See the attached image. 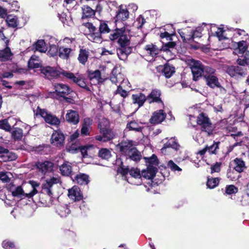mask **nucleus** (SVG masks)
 <instances>
[{
	"label": "nucleus",
	"mask_w": 249,
	"mask_h": 249,
	"mask_svg": "<svg viewBox=\"0 0 249 249\" xmlns=\"http://www.w3.org/2000/svg\"><path fill=\"white\" fill-rule=\"evenodd\" d=\"M28 67L30 69L41 68V63L39 57L35 54L33 55L28 61Z\"/></svg>",
	"instance_id": "24"
},
{
	"label": "nucleus",
	"mask_w": 249,
	"mask_h": 249,
	"mask_svg": "<svg viewBox=\"0 0 249 249\" xmlns=\"http://www.w3.org/2000/svg\"><path fill=\"white\" fill-rule=\"evenodd\" d=\"M54 89L55 91L53 92V94L62 97H65L72 91L68 85L62 83L55 84Z\"/></svg>",
	"instance_id": "9"
},
{
	"label": "nucleus",
	"mask_w": 249,
	"mask_h": 249,
	"mask_svg": "<svg viewBox=\"0 0 249 249\" xmlns=\"http://www.w3.org/2000/svg\"><path fill=\"white\" fill-rule=\"evenodd\" d=\"M129 84L128 81L127 80L123 79L121 82V84H120L118 86L117 90L115 92V94H120L123 98H125L128 95L127 92L123 89L122 87L124 86V84Z\"/></svg>",
	"instance_id": "35"
},
{
	"label": "nucleus",
	"mask_w": 249,
	"mask_h": 249,
	"mask_svg": "<svg viewBox=\"0 0 249 249\" xmlns=\"http://www.w3.org/2000/svg\"><path fill=\"white\" fill-rule=\"evenodd\" d=\"M188 64L190 66L193 75V80L197 81L203 72V66L200 61L194 59H188Z\"/></svg>",
	"instance_id": "5"
},
{
	"label": "nucleus",
	"mask_w": 249,
	"mask_h": 249,
	"mask_svg": "<svg viewBox=\"0 0 249 249\" xmlns=\"http://www.w3.org/2000/svg\"><path fill=\"white\" fill-rule=\"evenodd\" d=\"M6 22L10 27L15 28L18 25V18L13 15H9L7 17Z\"/></svg>",
	"instance_id": "38"
},
{
	"label": "nucleus",
	"mask_w": 249,
	"mask_h": 249,
	"mask_svg": "<svg viewBox=\"0 0 249 249\" xmlns=\"http://www.w3.org/2000/svg\"><path fill=\"white\" fill-rule=\"evenodd\" d=\"M219 142L214 143L210 146H208V152L210 154H215L216 150L218 148Z\"/></svg>",
	"instance_id": "62"
},
{
	"label": "nucleus",
	"mask_w": 249,
	"mask_h": 249,
	"mask_svg": "<svg viewBox=\"0 0 249 249\" xmlns=\"http://www.w3.org/2000/svg\"><path fill=\"white\" fill-rule=\"evenodd\" d=\"M129 17V12L127 10L121 6L116 15V23L119 21H124L126 20Z\"/></svg>",
	"instance_id": "23"
},
{
	"label": "nucleus",
	"mask_w": 249,
	"mask_h": 249,
	"mask_svg": "<svg viewBox=\"0 0 249 249\" xmlns=\"http://www.w3.org/2000/svg\"><path fill=\"white\" fill-rule=\"evenodd\" d=\"M92 148V146L91 145L84 147L80 146L79 151L81 152L83 157H85L88 155V151L89 150L90 148Z\"/></svg>",
	"instance_id": "64"
},
{
	"label": "nucleus",
	"mask_w": 249,
	"mask_h": 249,
	"mask_svg": "<svg viewBox=\"0 0 249 249\" xmlns=\"http://www.w3.org/2000/svg\"><path fill=\"white\" fill-rule=\"evenodd\" d=\"M88 38L89 40L92 42L96 43H100L102 42L101 34L98 32H91L88 35Z\"/></svg>",
	"instance_id": "42"
},
{
	"label": "nucleus",
	"mask_w": 249,
	"mask_h": 249,
	"mask_svg": "<svg viewBox=\"0 0 249 249\" xmlns=\"http://www.w3.org/2000/svg\"><path fill=\"white\" fill-rule=\"evenodd\" d=\"M37 168L43 174L51 172L53 170V163L50 161H38L36 163Z\"/></svg>",
	"instance_id": "12"
},
{
	"label": "nucleus",
	"mask_w": 249,
	"mask_h": 249,
	"mask_svg": "<svg viewBox=\"0 0 249 249\" xmlns=\"http://www.w3.org/2000/svg\"><path fill=\"white\" fill-rule=\"evenodd\" d=\"M129 158L131 160L135 161L140 160L142 158V155L136 148H131L127 154Z\"/></svg>",
	"instance_id": "28"
},
{
	"label": "nucleus",
	"mask_w": 249,
	"mask_h": 249,
	"mask_svg": "<svg viewBox=\"0 0 249 249\" xmlns=\"http://www.w3.org/2000/svg\"><path fill=\"white\" fill-rule=\"evenodd\" d=\"M100 33H108L110 31L107 24L105 22L100 23L99 27Z\"/></svg>",
	"instance_id": "61"
},
{
	"label": "nucleus",
	"mask_w": 249,
	"mask_h": 249,
	"mask_svg": "<svg viewBox=\"0 0 249 249\" xmlns=\"http://www.w3.org/2000/svg\"><path fill=\"white\" fill-rule=\"evenodd\" d=\"M157 169L155 167L150 166L146 170H143L142 172V176L147 179L153 178L156 175Z\"/></svg>",
	"instance_id": "31"
},
{
	"label": "nucleus",
	"mask_w": 249,
	"mask_h": 249,
	"mask_svg": "<svg viewBox=\"0 0 249 249\" xmlns=\"http://www.w3.org/2000/svg\"><path fill=\"white\" fill-rule=\"evenodd\" d=\"M88 58V52L86 50H81L78 56V60L79 62L85 64L87 62Z\"/></svg>",
	"instance_id": "50"
},
{
	"label": "nucleus",
	"mask_w": 249,
	"mask_h": 249,
	"mask_svg": "<svg viewBox=\"0 0 249 249\" xmlns=\"http://www.w3.org/2000/svg\"><path fill=\"white\" fill-rule=\"evenodd\" d=\"M8 188L13 196L20 198V199H23L24 191L23 183L21 185L18 186L10 184L9 185Z\"/></svg>",
	"instance_id": "10"
},
{
	"label": "nucleus",
	"mask_w": 249,
	"mask_h": 249,
	"mask_svg": "<svg viewBox=\"0 0 249 249\" xmlns=\"http://www.w3.org/2000/svg\"><path fill=\"white\" fill-rule=\"evenodd\" d=\"M202 30V28L200 27L196 28L195 31L191 32V35H189V37H187V39L190 41L195 38L201 37Z\"/></svg>",
	"instance_id": "46"
},
{
	"label": "nucleus",
	"mask_w": 249,
	"mask_h": 249,
	"mask_svg": "<svg viewBox=\"0 0 249 249\" xmlns=\"http://www.w3.org/2000/svg\"><path fill=\"white\" fill-rule=\"evenodd\" d=\"M82 18L91 17L95 14V11L88 6H84L82 7Z\"/></svg>",
	"instance_id": "44"
},
{
	"label": "nucleus",
	"mask_w": 249,
	"mask_h": 249,
	"mask_svg": "<svg viewBox=\"0 0 249 249\" xmlns=\"http://www.w3.org/2000/svg\"><path fill=\"white\" fill-rule=\"evenodd\" d=\"M144 50L147 54L152 56H156L160 51L158 47L153 44L146 45L144 47Z\"/></svg>",
	"instance_id": "30"
},
{
	"label": "nucleus",
	"mask_w": 249,
	"mask_h": 249,
	"mask_svg": "<svg viewBox=\"0 0 249 249\" xmlns=\"http://www.w3.org/2000/svg\"><path fill=\"white\" fill-rule=\"evenodd\" d=\"M100 133L102 134L104 136V142H107L112 139L115 136V133L110 128L104 130L103 131H100Z\"/></svg>",
	"instance_id": "40"
},
{
	"label": "nucleus",
	"mask_w": 249,
	"mask_h": 249,
	"mask_svg": "<svg viewBox=\"0 0 249 249\" xmlns=\"http://www.w3.org/2000/svg\"><path fill=\"white\" fill-rule=\"evenodd\" d=\"M36 116L40 115L45 121L51 125L58 126L60 124L59 119L55 115L48 113L45 109H42L38 107L36 110Z\"/></svg>",
	"instance_id": "6"
},
{
	"label": "nucleus",
	"mask_w": 249,
	"mask_h": 249,
	"mask_svg": "<svg viewBox=\"0 0 249 249\" xmlns=\"http://www.w3.org/2000/svg\"><path fill=\"white\" fill-rule=\"evenodd\" d=\"M132 98L133 103L138 104L139 107L142 106L147 99V97L143 93L133 94Z\"/></svg>",
	"instance_id": "26"
},
{
	"label": "nucleus",
	"mask_w": 249,
	"mask_h": 249,
	"mask_svg": "<svg viewBox=\"0 0 249 249\" xmlns=\"http://www.w3.org/2000/svg\"><path fill=\"white\" fill-rule=\"evenodd\" d=\"M59 19L64 25L71 26L72 24V21L69 14L61 13L59 15Z\"/></svg>",
	"instance_id": "36"
},
{
	"label": "nucleus",
	"mask_w": 249,
	"mask_h": 249,
	"mask_svg": "<svg viewBox=\"0 0 249 249\" xmlns=\"http://www.w3.org/2000/svg\"><path fill=\"white\" fill-rule=\"evenodd\" d=\"M75 181L77 183L81 185H86L89 183V177L84 174H79L75 178Z\"/></svg>",
	"instance_id": "37"
},
{
	"label": "nucleus",
	"mask_w": 249,
	"mask_h": 249,
	"mask_svg": "<svg viewBox=\"0 0 249 249\" xmlns=\"http://www.w3.org/2000/svg\"><path fill=\"white\" fill-rule=\"evenodd\" d=\"M11 135L15 140H19L23 136V131L21 128L16 127L12 131Z\"/></svg>",
	"instance_id": "45"
},
{
	"label": "nucleus",
	"mask_w": 249,
	"mask_h": 249,
	"mask_svg": "<svg viewBox=\"0 0 249 249\" xmlns=\"http://www.w3.org/2000/svg\"><path fill=\"white\" fill-rule=\"evenodd\" d=\"M59 52L57 47L55 45H52L50 46L49 50L48 52V54L53 56L56 55Z\"/></svg>",
	"instance_id": "60"
},
{
	"label": "nucleus",
	"mask_w": 249,
	"mask_h": 249,
	"mask_svg": "<svg viewBox=\"0 0 249 249\" xmlns=\"http://www.w3.org/2000/svg\"><path fill=\"white\" fill-rule=\"evenodd\" d=\"M207 85L212 88L220 87L218 79L214 75H204Z\"/></svg>",
	"instance_id": "20"
},
{
	"label": "nucleus",
	"mask_w": 249,
	"mask_h": 249,
	"mask_svg": "<svg viewBox=\"0 0 249 249\" xmlns=\"http://www.w3.org/2000/svg\"><path fill=\"white\" fill-rule=\"evenodd\" d=\"M179 147V145L177 140L175 138H171L164 144V146L161 149V151L162 153L166 154L170 148L177 150L178 149Z\"/></svg>",
	"instance_id": "14"
},
{
	"label": "nucleus",
	"mask_w": 249,
	"mask_h": 249,
	"mask_svg": "<svg viewBox=\"0 0 249 249\" xmlns=\"http://www.w3.org/2000/svg\"><path fill=\"white\" fill-rule=\"evenodd\" d=\"M62 74L67 78L68 79L71 80L72 82H75L76 80H77V78L78 77V74L75 75L73 73L71 72H69L67 71H64L62 72Z\"/></svg>",
	"instance_id": "59"
},
{
	"label": "nucleus",
	"mask_w": 249,
	"mask_h": 249,
	"mask_svg": "<svg viewBox=\"0 0 249 249\" xmlns=\"http://www.w3.org/2000/svg\"><path fill=\"white\" fill-rule=\"evenodd\" d=\"M56 212L62 217H66L70 213L67 205H58L56 208Z\"/></svg>",
	"instance_id": "34"
},
{
	"label": "nucleus",
	"mask_w": 249,
	"mask_h": 249,
	"mask_svg": "<svg viewBox=\"0 0 249 249\" xmlns=\"http://www.w3.org/2000/svg\"><path fill=\"white\" fill-rule=\"evenodd\" d=\"M59 170L62 175L69 176L72 172L71 163L67 161L64 162L60 166Z\"/></svg>",
	"instance_id": "29"
},
{
	"label": "nucleus",
	"mask_w": 249,
	"mask_h": 249,
	"mask_svg": "<svg viewBox=\"0 0 249 249\" xmlns=\"http://www.w3.org/2000/svg\"><path fill=\"white\" fill-rule=\"evenodd\" d=\"M99 156L102 159L107 160L111 157V152L107 148H102L99 152Z\"/></svg>",
	"instance_id": "52"
},
{
	"label": "nucleus",
	"mask_w": 249,
	"mask_h": 249,
	"mask_svg": "<svg viewBox=\"0 0 249 249\" xmlns=\"http://www.w3.org/2000/svg\"><path fill=\"white\" fill-rule=\"evenodd\" d=\"M133 145V141L127 140L123 141L118 144L117 147L120 149V151L127 154L128 153V151L131 148H134Z\"/></svg>",
	"instance_id": "19"
},
{
	"label": "nucleus",
	"mask_w": 249,
	"mask_h": 249,
	"mask_svg": "<svg viewBox=\"0 0 249 249\" xmlns=\"http://www.w3.org/2000/svg\"><path fill=\"white\" fill-rule=\"evenodd\" d=\"M41 71L48 79H52L53 78L57 77L59 74L58 71L49 66L42 67Z\"/></svg>",
	"instance_id": "13"
},
{
	"label": "nucleus",
	"mask_w": 249,
	"mask_h": 249,
	"mask_svg": "<svg viewBox=\"0 0 249 249\" xmlns=\"http://www.w3.org/2000/svg\"><path fill=\"white\" fill-rule=\"evenodd\" d=\"M219 182L218 178H208L207 185L208 188L213 189L218 185Z\"/></svg>",
	"instance_id": "54"
},
{
	"label": "nucleus",
	"mask_w": 249,
	"mask_h": 249,
	"mask_svg": "<svg viewBox=\"0 0 249 249\" xmlns=\"http://www.w3.org/2000/svg\"><path fill=\"white\" fill-rule=\"evenodd\" d=\"M126 128L129 130L141 132L142 128V124L138 121L133 120L127 124Z\"/></svg>",
	"instance_id": "22"
},
{
	"label": "nucleus",
	"mask_w": 249,
	"mask_h": 249,
	"mask_svg": "<svg viewBox=\"0 0 249 249\" xmlns=\"http://www.w3.org/2000/svg\"><path fill=\"white\" fill-rule=\"evenodd\" d=\"M9 39L6 37L2 31L0 30V49L8 46Z\"/></svg>",
	"instance_id": "51"
},
{
	"label": "nucleus",
	"mask_w": 249,
	"mask_h": 249,
	"mask_svg": "<svg viewBox=\"0 0 249 249\" xmlns=\"http://www.w3.org/2000/svg\"><path fill=\"white\" fill-rule=\"evenodd\" d=\"M65 137L60 130L54 131L51 138V143L54 146L61 147L64 144Z\"/></svg>",
	"instance_id": "8"
},
{
	"label": "nucleus",
	"mask_w": 249,
	"mask_h": 249,
	"mask_svg": "<svg viewBox=\"0 0 249 249\" xmlns=\"http://www.w3.org/2000/svg\"><path fill=\"white\" fill-rule=\"evenodd\" d=\"M212 28H213V29H216V31H215L214 34L217 37L219 40L227 39V38L226 37V36H225V31L223 30L222 28H218L215 26H213Z\"/></svg>",
	"instance_id": "48"
},
{
	"label": "nucleus",
	"mask_w": 249,
	"mask_h": 249,
	"mask_svg": "<svg viewBox=\"0 0 249 249\" xmlns=\"http://www.w3.org/2000/svg\"><path fill=\"white\" fill-rule=\"evenodd\" d=\"M92 120L89 118H86L83 120L82 126L90 129Z\"/></svg>",
	"instance_id": "63"
},
{
	"label": "nucleus",
	"mask_w": 249,
	"mask_h": 249,
	"mask_svg": "<svg viewBox=\"0 0 249 249\" xmlns=\"http://www.w3.org/2000/svg\"><path fill=\"white\" fill-rule=\"evenodd\" d=\"M160 92L159 90L155 89L147 96V100L149 103L153 102L160 103L162 106L163 105L160 98Z\"/></svg>",
	"instance_id": "18"
},
{
	"label": "nucleus",
	"mask_w": 249,
	"mask_h": 249,
	"mask_svg": "<svg viewBox=\"0 0 249 249\" xmlns=\"http://www.w3.org/2000/svg\"><path fill=\"white\" fill-rule=\"evenodd\" d=\"M89 77L91 81L95 80L97 84L102 83L104 81V79L101 77V72L99 70L89 71Z\"/></svg>",
	"instance_id": "27"
},
{
	"label": "nucleus",
	"mask_w": 249,
	"mask_h": 249,
	"mask_svg": "<svg viewBox=\"0 0 249 249\" xmlns=\"http://www.w3.org/2000/svg\"><path fill=\"white\" fill-rule=\"evenodd\" d=\"M124 79L121 73L116 74V69L114 68L112 70L111 74L110 77V80L113 83L117 85L118 84H121V82Z\"/></svg>",
	"instance_id": "33"
},
{
	"label": "nucleus",
	"mask_w": 249,
	"mask_h": 249,
	"mask_svg": "<svg viewBox=\"0 0 249 249\" xmlns=\"http://www.w3.org/2000/svg\"><path fill=\"white\" fill-rule=\"evenodd\" d=\"M2 246L5 249H16L14 243L9 240H4L2 242Z\"/></svg>",
	"instance_id": "57"
},
{
	"label": "nucleus",
	"mask_w": 249,
	"mask_h": 249,
	"mask_svg": "<svg viewBox=\"0 0 249 249\" xmlns=\"http://www.w3.org/2000/svg\"><path fill=\"white\" fill-rule=\"evenodd\" d=\"M12 177L10 172H0V179L4 182H8Z\"/></svg>",
	"instance_id": "53"
},
{
	"label": "nucleus",
	"mask_w": 249,
	"mask_h": 249,
	"mask_svg": "<svg viewBox=\"0 0 249 249\" xmlns=\"http://www.w3.org/2000/svg\"><path fill=\"white\" fill-rule=\"evenodd\" d=\"M247 49L246 41L242 40L237 43V48L235 49L234 53L237 54H243Z\"/></svg>",
	"instance_id": "41"
},
{
	"label": "nucleus",
	"mask_w": 249,
	"mask_h": 249,
	"mask_svg": "<svg viewBox=\"0 0 249 249\" xmlns=\"http://www.w3.org/2000/svg\"><path fill=\"white\" fill-rule=\"evenodd\" d=\"M167 166L173 172H180L182 170V169L176 163H175L172 160H170L168 162Z\"/></svg>",
	"instance_id": "58"
},
{
	"label": "nucleus",
	"mask_w": 249,
	"mask_h": 249,
	"mask_svg": "<svg viewBox=\"0 0 249 249\" xmlns=\"http://www.w3.org/2000/svg\"><path fill=\"white\" fill-rule=\"evenodd\" d=\"M100 132L104 130L109 128V122L106 118L101 119L98 124Z\"/></svg>",
	"instance_id": "49"
},
{
	"label": "nucleus",
	"mask_w": 249,
	"mask_h": 249,
	"mask_svg": "<svg viewBox=\"0 0 249 249\" xmlns=\"http://www.w3.org/2000/svg\"><path fill=\"white\" fill-rule=\"evenodd\" d=\"M197 124L201 126V131L193 136L194 139L198 144H203L205 137L213 134V126L209 119L204 113H201L197 117Z\"/></svg>",
	"instance_id": "2"
},
{
	"label": "nucleus",
	"mask_w": 249,
	"mask_h": 249,
	"mask_svg": "<svg viewBox=\"0 0 249 249\" xmlns=\"http://www.w3.org/2000/svg\"><path fill=\"white\" fill-rule=\"evenodd\" d=\"M226 72L231 77L238 79L245 76L247 74V69L239 66H231L227 68Z\"/></svg>",
	"instance_id": "7"
},
{
	"label": "nucleus",
	"mask_w": 249,
	"mask_h": 249,
	"mask_svg": "<svg viewBox=\"0 0 249 249\" xmlns=\"http://www.w3.org/2000/svg\"><path fill=\"white\" fill-rule=\"evenodd\" d=\"M0 128L8 132L11 131V127L9 124L7 119L0 121Z\"/></svg>",
	"instance_id": "55"
},
{
	"label": "nucleus",
	"mask_w": 249,
	"mask_h": 249,
	"mask_svg": "<svg viewBox=\"0 0 249 249\" xmlns=\"http://www.w3.org/2000/svg\"><path fill=\"white\" fill-rule=\"evenodd\" d=\"M237 192L238 188L233 185H227L225 188V192L227 195L234 194Z\"/></svg>",
	"instance_id": "56"
},
{
	"label": "nucleus",
	"mask_w": 249,
	"mask_h": 249,
	"mask_svg": "<svg viewBox=\"0 0 249 249\" xmlns=\"http://www.w3.org/2000/svg\"><path fill=\"white\" fill-rule=\"evenodd\" d=\"M109 38L111 40L118 39V43L120 47L117 50L118 56L120 60H126L132 52V47L130 46L129 37L126 34L125 28H117L113 33L110 35Z\"/></svg>",
	"instance_id": "1"
},
{
	"label": "nucleus",
	"mask_w": 249,
	"mask_h": 249,
	"mask_svg": "<svg viewBox=\"0 0 249 249\" xmlns=\"http://www.w3.org/2000/svg\"><path fill=\"white\" fill-rule=\"evenodd\" d=\"M36 50L40 53H45L47 50L46 43L43 40H39L35 44Z\"/></svg>",
	"instance_id": "43"
},
{
	"label": "nucleus",
	"mask_w": 249,
	"mask_h": 249,
	"mask_svg": "<svg viewBox=\"0 0 249 249\" xmlns=\"http://www.w3.org/2000/svg\"><path fill=\"white\" fill-rule=\"evenodd\" d=\"M68 196L70 198L75 201H80L83 198L79 188L76 186H74L68 190Z\"/></svg>",
	"instance_id": "15"
},
{
	"label": "nucleus",
	"mask_w": 249,
	"mask_h": 249,
	"mask_svg": "<svg viewBox=\"0 0 249 249\" xmlns=\"http://www.w3.org/2000/svg\"><path fill=\"white\" fill-rule=\"evenodd\" d=\"M166 116V114L162 109H160L155 111L150 119V123L153 124H158L161 123L164 120Z\"/></svg>",
	"instance_id": "11"
},
{
	"label": "nucleus",
	"mask_w": 249,
	"mask_h": 249,
	"mask_svg": "<svg viewBox=\"0 0 249 249\" xmlns=\"http://www.w3.org/2000/svg\"><path fill=\"white\" fill-rule=\"evenodd\" d=\"M5 49L0 52V61L5 62L12 59L13 53L11 52L10 48L7 46L5 47Z\"/></svg>",
	"instance_id": "21"
},
{
	"label": "nucleus",
	"mask_w": 249,
	"mask_h": 249,
	"mask_svg": "<svg viewBox=\"0 0 249 249\" xmlns=\"http://www.w3.org/2000/svg\"><path fill=\"white\" fill-rule=\"evenodd\" d=\"M234 169L238 173H241L246 168L245 162L241 159L236 158L233 161Z\"/></svg>",
	"instance_id": "32"
},
{
	"label": "nucleus",
	"mask_w": 249,
	"mask_h": 249,
	"mask_svg": "<svg viewBox=\"0 0 249 249\" xmlns=\"http://www.w3.org/2000/svg\"><path fill=\"white\" fill-rule=\"evenodd\" d=\"M80 145L78 143L69 142L67 146V150L71 153H77L79 151Z\"/></svg>",
	"instance_id": "47"
},
{
	"label": "nucleus",
	"mask_w": 249,
	"mask_h": 249,
	"mask_svg": "<svg viewBox=\"0 0 249 249\" xmlns=\"http://www.w3.org/2000/svg\"><path fill=\"white\" fill-rule=\"evenodd\" d=\"M175 72V68L169 64L164 65L162 70V73L166 78H170Z\"/></svg>",
	"instance_id": "39"
},
{
	"label": "nucleus",
	"mask_w": 249,
	"mask_h": 249,
	"mask_svg": "<svg viewBox=\"0 0 249 249\" xmlns=\"http://www.w3.org/2000/svg\"><path fill=\"white\" fill-rule=\"evenodd\" d=\"M72 50L71 49L64 46L59 47L58 55L59 56L64 59H68L72 54Z\"/></svg>",
	"instance_id": "25"
},
{
	"label": "nucleus",
	"mask_w": 249,
	"mask_h": 249,
	"mask_svg": "<svg viewBox=\"0 0 249 249\" xmlns=\"http://www.w3.org/2000/svg\"><path fill=\"white\" fill-rule=\"evenodd\" d=\"M120 173L123 176H126L125 179L131 184L140 185L142 183L140 171L137 168L129 169L128 168H122L120 170Z\"/></svg>",
	"instance_id": "3"
},
{
	"label": "nucleus",
	"mask_w": 249,
	"mask_h": 249,
	"mask_svg": "<svg viewBox=\"0 0 249 249\" xmlns=\"http://www.w3.org/2000/svg\"><path fill=\"white\" fill-rule=\"evenodd\" d=\"M59 181V178L56 177H53L50 179L47 180L46 182L43 185V190L50 196L52 195V187L53 185L58 183Z\"/></svg>",
	"instance_id": "16"
},
{
	"label": "nucleus",
	"mask_w": 249,
	"mask_h": 249,
	"mask_svg": "<svg viewBox=\"0 0 249 249\" xmlns=\"http://www.w3.org/2000/svg\"><path fill=\"white\" fill-rule=\"evenodd\" d=\"M66 120L67 122L73 124H76L79 122L78 113L73 110H69L66 115Z\"/></svg>",
	"instance_id": "17"
},
{
	"label": "nucleus",
	"mask_w": 249,
	"mask_h": 249,
	"mask_svg": "<svg viewBox=\"0 0 249 249\" xmlns=\"http://www.w3.org/2000/svg\"><path fill=\"white\" fill-rule=\"evenodd\" d=\"M39 184L35 181L30 180L27 183H23V199L32 198L38 193L37 188Z\"/></svg>",
	"instance_id": "4"
}]
</instances>
